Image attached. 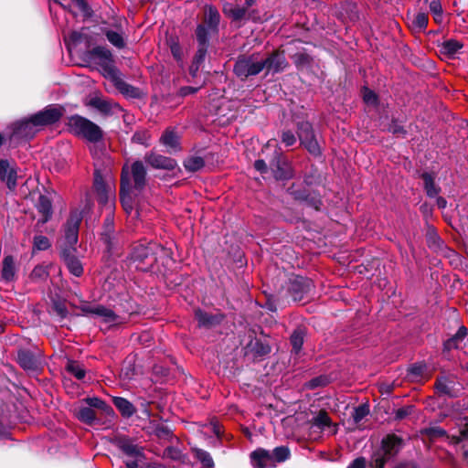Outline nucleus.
Returning <instances> with one entry per match:
<instances>
[{
	"instance_id": "obj_2",
	"label": "nucleus",
	"mask_w": 468,
	"mask_h": 468,
	"mask_svg": "<svg viewBox=\"0 0 468 468\" xmlns=\"http://www.w3.org/2000/svg\"><path fill=\"white\" fill-rule=\"evenodd\" d=\"M314 289V282L310 278L292 274L282 285V292L289 301L306 303L312 298Z\"/></svg>"
},
{
	"instance_id": "obj_15",
	"label": "nucleus",
	"mask_w": 468,
	"mask_h": 468,
	"mask_svg": "<svg viewBox=\"0 0 468 468\" xmlns=\"http://www.w3.org/2000/svg\"><path fill=\"white\" fill-rule=\"evenodd\" d=\"M133 192L134 191H132V183L130 180L129 173L123 169L121 176L120 197L122 205L125 211L128 213L133 209L132 194Z\"/></svg>"
},
{
	"instance_id": "obj_28",
	"label": "nucleus",
	"mask_w": 468,
	"mask_h": 468,
	"mask_svg": "<svg viewBox=\"0 0 468 468\" xmlns=\"http://www.w3.org/2000/svg\"><path fill=\"white\" fill-rule=\"evenodd\" d=\"M220 22V15L218 9L213 5H207L205 7V23L213 32L218 31V27Z\"/></svg>"
},
{
	"instance_id": "obj_60",
	"label": "nucleus",
	"mask_w": 468,
	"mask_h": 468,
	"mask_svg": "<svg viewBox=\"0 0 468 468\" xmlns=\"http://www.w3.org/2000/svg\"><path fill=\"white\" fill-rule=\"evenodd\" d=\"M389 460L385 454H383L381 452H378L375 453L372 461V467L373 468H384L386 463Z\"/></svg>"
},
{
	"instance_id": "obj_38",
	"label": "nucleus",
	"mask_w": 468,
	"mask_h": 468,
	"mask_svg": "<svg viewBox=\"0 0 468 468\" xmlns=\"http://www.w3.org/2000/svg\"><path fill=\"white\" fill-rule=\"evenodd\" d=\"M183 165L186 171L195 173L205 166V160L200 156L191 155L184 160Z\"/></svg>"
},
{
	"instance_id": "obj_57",
	"label": "nucleus",
	"mask_w": 468,
	"mask_h": 468,
	"mask_svg": "<svg viewBox=\"0 0 468 468\" xmlns=\"http://www.w3.org/2000/svg\"><path fill=\"white\" fill-rule=\"evenodd\" d=\"M287 192L298 201H307L309 198V193L306 189H295L294 185L287 189Z\"/></svg>"
},
{
	"instance_id": "obj_62",
	"label": "nucleus",
	"mask_w": 468,
	"mask_h": 468,
	"mask_svg": "<svg viewBox=\"0 0 468 468\" xmlns=\"http://www.w3.org/2000/svg\"><path fill=\"white\" fill-rule=\"evenodd\" d=\"M281 140L286 146H292L296 143V137L290 130L282 132Z\"/></svg>"
},
{
	"instance_id": "obj_20",
	"label": "nucleus",
	"mask_w": 468,
	"mask_h": 468,
	"mask_svg": "<svg viewBox=\"0 0 468 468\" xmlns=\"http://www.w3.org/2000/svg\"><path fill=\"white\" fill-rule=\"evenodd\" d=\"M76 250L61 249V258L63 259L69 272L80 277L83 273V267L80 261L75 255Z\"/></svg>"
},
{
	"instance_id": "obj_51",
	"label": "nucleus",
	"mask_w": 468,
	"mask_h": 468,
	"mask_svg": "<svg viewBox=\"0 0 468 468\" xmlns=\"http://www.w3.org/2000/svg\"><path fill=\"white\" fill-rule=\"evenodd\" d=\"M369 414V407L367 404H361L356 407L352 412V418L355 424H358L366 416Z\"/></svg>"
},
{
	"instance_id": "obj_7",
	"label": "nucleus",
	"mask_w": 468,
	"mask_h": 468,
	"mask_svg": "<svg viewBox=\"0 0 468 468\" xmlns=\"http://www.w3.org/2000/svg\"><path fill=\"white\" fill-rule=\"evenodd\" d=\"M81 220V213L78 211H73L70 213L64 227L65 235L62 249L76 250L75 246L78 242L79 229Z\"/></svg>"
},
{
	"instance_id": "obj_17",
	"label": "nucleus",
	"mask_w": 468,
	"mask_h": 468,
	"mask_svg": "<svg viewBox=\"0 0 468 468\" xmlns=\"http://www.w3.org/2000/svg\"><path fill=\"white\" fill-rule=\"evenodd\" d=\"M16 165L6 159H0V179L5 182L10 190L16 186Z\"/></svg>"
},
{
	"instance_id": "obj_12",
	"label": "nucleus",
	"mask_w": 468,
	"mask_h": 468,
	"mask_svg": "<svg viewBox=\"0 0 468 468\" xmlns=\"http://www.w3.org/2000/svg\"><path fill=\"white\" fill-rule=\"evenodd\" d=\"M264 69L268 73H279L283 71L288 67V62L284 56L283 51L275 50L268 56H263Z\"/></svg>"
},
{
	"instance_id": "obj_36",
	"label": "nucleus",
	"mask_w": 468,
	"mask_h": 468,
	"mask_svg": "<svg viewBox=\"0 0 468 468\" xmlns=\"http://www.w3.org/2000/svg\"><path fill=\"white\" fill-rule=\"evenodd\" d=\"M463 44L456 39H448L441 45V52L449 57H453L461 48Z\"/></svg>"
},
{
	"instance_id": "obj_23",
	"label": "nucleus",
	"mask_w": 468,
	"mask_h": 468,
	"mask_svg": "<svg viewBox=\"0 0 468 468\" xmlns=\"http://www.w3.org/2000/svg\"><path fill=\"white\" fill-rule=\"evenodd\" d=\"M89 105L97 109L105 115L112 114L114 109L122 111L118 103L113 102L112 100H106L98 96L90 98Z\"/></svg>"
},
{
	"instance_id": "obj_56",
	"label": "nucleus",
	"mask_w": 468,
	"mask_h": 468,
	"mask_svg": "<svg viewBox=\"0 0 468 468\" xmlns=\"http://www.w3.org/2000/svg\"><path fill=\"white\" fill-rule=\"evenodd\" d=\"M422 433L428 436L430 440H436L438 438L444 437L447 435L446 431L441 427L427 428L423 430Z\"/></svg>"
},
{
	"instance_id": "obj_5",
	"label": "nucleus",
	"mask_w": 468,
	"mask_h": 468,
	"mask_svg": "<svg viewBox=\"0 0 468 468\" xmlns=\"http://www.w3.org/2000/svg\"><path fill=\"white\" fill-rule=\"evenodd\" d=\"M67 125L70 133L90 143L96 144L103 137V132L99 125L80 115L70 116Z\"/></svg>"
},
{
	"instance_id": "obj_45",
	"label": "nucleus",
	"mask_w": 468,
	"mask_h": 468,
	"mask_svg": "<svg viewBox=\"0 0 468 468\" xmlns=\"http://www.w3.org/2000/svg\"><path fill=\"white\" fill-rule=\"evenodd\" d=\"M292 58L297 69L310 67L313 62L312 57L305 52L295 53Z\"/></svg>"
},
{
	"instance_id": "obj_50",
	"label": "nucleus",
	"mask_w": 468,
	"mask_h": 468,
	"mask_svg": "<svg viewBox=\"0 0 468 468\" xmlns=\"http://www.w3.org/2000/svg\"><path fill=\"white\" fill-rule=\"evenodd\" d=\"M90 55L99 58L103 61H112V52L104 47H95L90 51Z\"/></svg>"
},
{
	"instance_id": "obj_19",
	"label": "nucleus",
	"mask_w": 468,
	"mask_h": 468,
	"mask_svg": "<svg viewBox=\"0 0 468 468\" xmlns=\"http://www.w3.org/2000/svg\"><path fill=\"white\" fill-rule=\"evenodd\" d=\"M455 386V380L447 376L438 377L434 384V388L438 395L447 396L449 398H455L458 396Z\"/></svg>"
},
{
	"instance_id": "obj_46",
	"label": "nucleus",
	"mask_w": 468,
	"mask_h": 468,
	"mask_svg": "<svg viewBox=\"0 0 468 468\" xmlns=\"http://www.w3.org/2000/svg\"><path fill=\"white\" fill-rule=\"evenodd\" d=\"M208 30H210V29L207 28L205 25H203V24L197 25V27L196 28V37H197V46H207V47L209 46V40H208L209 32H208Z\"/></svg>"
},
{
	"instance_id": "obj_44",
	"label": "nucleus",
	"mask_w": 468,
	"mask_h": 468,
	"mask_svg": "<svg viewBox=\"0 0 468 468\" xmlns=\"http://www.w3.org/2000/svg\"><path fill=\"white\" fill-rule=\"evenodd\" d=\"M66 369L79 380L85 378L86 371L83 366L77 361L69 360L67 364Z\"/></svg>"
},
{
	"instance_id": "obj_4",
	"label": "nucleus",
	"mask_w": 468,
	"mask_h": 468,
	"mask_svg": "<svg viewBox=\"0 0 468 468\" xmlns=\"http://www.w3.org/2000/svg\"><path fill=\"white\" fill-rule=\"evenodd\" d=\"M263 55L260 52L240 54L238 56L233 72L238 79L244 81L257 76L264 69Z\"/></svg>"
},
{
	"instance_id": "obj_47",
	"label": "nucleus",
	"mask_w": 468,
	"mask_h": 468,
	"mask_svg": "<svg viewBox=\"0 0 468 468\" xmlns=\"http://www.w3.org/2000/svg\"><path fill=\"white\" fill-rule=\"evenodd\" d=\"M105 36L109 42L117 48H123L126 45L123 37L122 36V34L118 32H115L113 30H106Z\"/></svg>"
},
{
	"instance_id": "obj_1",
	"label": "nucleus",
	"mask_w": 468,
	"mask_h": 468,
	"mask_svg": "<svg viewBox=\"0 0 468 468\" xmlns=\"http://www.w3.org/2000/svg\"><path fill=\"white\" fill-rule=\"evenodd\" d=\"M165 254V248L156 242L141 243L133 249L130 259L137 270L150 271Z\"/></svg>"
},
{
	"instance_id": "obj_22",
	"label": "nucleus",
	"mask_w": 468,
	"mask_h": 468,
	"mask_svg": "<svg viewBox=\"0 0 468 468\" xmlns=\"http://www.w3.org/2000/svg\"><path fill=\"white\" fill-rule=\"evenodd\" d=\"M252 464L255 468H267L274 466L271 452L264 449H257L250 454Z\"/></svg>"
},
{
	"instance_id": "obj_34",
	"label": "nucleus",
	"mask_w": 468,
	"mask_h": 468,
	"mask_svg": "<svg viewBox=\"0 0 468 468\" xmlns=\"http://www.w3.org/2000/svg\"><path fill=\"white\" fill-rule=\"evenodd\" d=\"M76 416L81 422L88 425H92L97 420L96 411L87 406L80 407Z\"/></svg>"
},
{
	"instance_id": "obj_39",
	"label": "nucleus",
	"mask_w": 468,
	"mask_h": 468,
	"mask_svg": "<svg viewBox=\"0 0 468 468\" xmlns=\"http://www.w3.org/2000/svg\"><path fill=\"white\" fill-rule=\"evenodd\" d=\"M83 402L87 404V407L90 409H99L101 410L106 414L112 413L113 410L111 406H109L104 400L101 399L98 397L86 398L83 399Z\"/></svg>"
},
{
	"instance_id": "obj_55",
	"label": "nucleus",
	"mask_w": 468,
	"mask_h": 468,
	"mask_svg": "<svg viewBox=\"0 0 468 468\" xmlns=\"http://www.w3.org/2000/svg\"><path fill=\"white\" fill-rule=\"evenodd\" d=\"M388 132L391 133L394 135L405 137L407 134V131L404 127L399 123V120L392 119L391 122L388 126Z\"/></svg>"
},
{
	"instance_id": "obj_41",
	"label": "nucleus",
	"mask_w": 468,
	"mask_h": 468,
	"mask_svg": "<svg viewBox=\"0 0 468 468\" xmlns=\"http://www.w3.org/2000/svg\"><path fill=\"white\" fill-rule=\"evenodd\" d=\"M116 88L118 89V90L127 96V97H131V98H139L140 97V94H141V91L138 88H135L128 83H126L125 81L123 80H118L116 82Z\"/></svg>"
},
{
	"instance_id": "obj_64",
	"label": "nucleus",
	"mask_w": 468,
	"mask_h": 468,
	"mask_svg": "<svg viewBox=\"0 0 468 468\" xmlns=\"http://www.w3.org/2000/svg\"><path fill=\"white\" fill-rule=\"evenodd\" d=\"M413 409L414 407L411 405L398 409L395 411V419L399 420L405 419L412 413Z\"/></svg>"
},
{
	"instance_id": "obj_54",
	"label": "nucleus",
	"mask_w": 468,
	"mask_h": 468,
	"mask_svg": "<svg viewBox=\"0 0 468 468\" xmlns=\"http://www.w3.org/2000/svg\"><path fill=\"white\" fill-rule=\"evenodd\" d=\"M273 462L282 463L286 461L290 456V451L285 446L276 447L272 452Z\"/></svg>"
},
{
	"instance_id": "obj_9",
	"label": "nucleus",
	"mask_w": 468,
	"mask_h": 468,
	"mask_svg": "<svg viewBox=\"0 0 468 468\" xmlns=\"http://www.w3.org/2000/svg\"><path fill=\"white\" fill-rule=\"evenodd\" d=\"M129 173L132 183V191L140 193L146 185V169L142 161H135L130 167L123 166Z\"/></svg>"
},
{
	"instance_id": "obj_59",
	"label": "nucleus",
	"mask_w": 468,
	"mask_h": 468,
	"mask_svg": "<svg viewBox=\"0 0 468 468\" xmlns=\"http://www.w3.org/2000/svg\"><path fill=\"white\" fill-rule=\"evenodd\" d=\"M50 247L49 239L42 235L34 238V248L38 250H46Z\"/></svg>"
},
{
	"instance_id": "obj_30",
	"label": "nucleus",
	"mask_w": 468,
	"mask_h": 468,
	"mask_svg": "<svg viewBox=\"0 0 468 468\" xmlns=\"http://www.w3.org/2000/svg\"><path fill=\"white\" fill-rule=\"evenodd\" d=\"M114 406L121 412V414L125 418L132 417L135 411V407L126 399L122 397H114L112 399Z\"/></svg>"
},
{
	"instance_id": "obj_53",
	"label": "nucleus",
	"mask_w": 468,
	"mask_h": 468,
	"mask_svg": "<svg viewBox=\"0 0 468 468\" xmlns=\"http://www.w3.org/2000/svg\"><path fill=\"white\" fill-rule=\"evenodd\" d=\"M150 133L147 130L142 129L138 130L134 133L132 137V142L138 144H143L148 146V142L150 140Z\"/></svg>"
},
{
	"instance_id": "obj_27",
	"label": "nucleus",
	"mask_w": 468,
	"mask_h": 468,
	"mask_svg": "<svg viewBox=\"0 0 468 468\" xmlns=\"http://www.w3.org/2000/svg\"><path fill=\"white\" fill-rule=\"evenodd\" d=\"M246 352L251 353L255 357L264 356L271 352V346L268 343L253 338L246 346Z\"/></svg>"
},
{
	"instance_id": "obj_10",
	"label": "nucleus",
	"mask_w": 468,
	"mask_h": 468,
	"mask_svg": "<svg viewBox=\"0 0 468 468\" xmlns=\"http://www.w3.org/2000/svg\"><path fill=\"white\" fill-rule=\"evenodd\" d=\"M38 131V127L32 122V116L26 120H21L13 124L11 140H29L33 138Z\"/></svg>"
},
{
	"instance_id": "obj_6",
	"label": "nucleus",
	"mask_w": 468,
	"mask_h": 468,
	"mask_svg": "<svg viewBox=\"0 0 468 468\" xmlns=\"http://www.w3.org/2000/svg\"><path fill=\"white\" fill-rule=\"evenodd\" d=\"M297 135L302 145L313 155L322 154L320 145L315 138L312 124L307 121L297 123Z\"/></svg>"
},
{
	"instance_id": "obj_32",
	"label": "nucleus",
	"mask_w": 468,
	"mask_h": 468,
	"mask_svg": "<svg viewBox=\"0 0 468 468\" xmlns=\"http://www.w3.org/2000/svg\"><path fill=\"white\" fill-rule=\"evenodd\" d=\"M160 142L165 146L170 147L176 151L181 150L179 136L174 130L166 129L162 134Z\"/></svg>"
},
{
	"instance_id": "obj_61",
	"label": "nucleus",
	"mask_w": 468,
	"mask_h": 468,
	"mask_svg": "<svg viewBox=\"0 0 468 468\" xmlns=\"http://www.w3.org/2000/svg\"><path fill=\"white\" fill-rule=\"evenodd\" d=\"M207 48L208 47L207 46H197V49L192 61L196 64H202L206 58Z\"/></svg>"
},
{
	"instance_id": "obj_8",
	"label": "nucleus",
	"mask_w": 468,
	"mask_h": 468,
	"mask_svg": "<svg viewBox=\"0 0 468 468\" xmlns=\"http://www.w3.org/2000/svg\"><path fill=\"white\" fill-rule=\"evenodd\" d=\"M64 108L59 105H48L44 110L32 115V122L37 127H44L58 122L62 117Z\"/></svg>"
},
{
	"instance_id": "obj_35",
	"label": "nucleus",
	"mask_w": 468,
	"mask_h": 468,
	"mask_svg": "<svg viewBox=\"0 0 468 468\" xmlns=\"http://www.w3.org/2000/svg\"><path fill=\"white\" fill-rule=\"evenodd\" d=\"M467 335V328L462 325L457 333L452 335L451 338L446 340L443 344L444 350H451L453 348H457L460 342L463 340V338Z\"/></svg>"
},
{
	"instance_id": "obj_42",
	"label": "nucleus",
	"mask_w": 468,
	"mask_h": 468,
	"mask_svg": "<svg viewBox=\"0 0 468 468\" xmlns=\"http://www.w3.org/2000/svg\"><path fill=\"white\" fill-rule=\"evenodd\" d=\"M192 452L195 458L197 459L205 468L214 467V461L209 452L198 448L193 449Z\"/></svg>"
},
{
	"instance_id": "obj_13",
	"label": "nucleus",
	"mask_w": 468,
	"mask_h": 468,
	"mask_svg": "<svg viewBox=\"0 0 468 468\" xmlns=\"http://www.w3.org/2000/svg\"><path fill=\"white\" fill-rule=\"evenodd\" d=\"M271 169L276 180H288L293 176L292 168L282 154L275 153Z\"/></svg>"
},
{
	"instance_id": "obj_48",
	"label": "nucleus",
	"mask_w": 468,
	"mask_h": 468,
	"mask_svg": "<svg viewBox=\"0 0 468 468\" xmlns=\"http://www.w3.org/2000/svg\"><path fill=\"white\" fill-rule=\"evenodd\" d=\"M330 383V378L326 375H320L318 377H315L312 379H310L308 382L305 383V388L307 389H315L317 388L325 387Z\"/></svg>"
},
{
	"instance_id": "obj_58",
	"label": "nucleus",
	"mask_w": 468,
	"mask_h": 468,
	"mask_svg": "<svg viewBox=\"0 0 468 468\" xmlns=\"http://www.w3.org/2000/svg\"><path fill=\"white\" fill-rule=\"evenodd\" d=\"M430 11L434 15V20L440 23L442 19V7L440 0H431L430 2Z\"/></svg>"
},
{
	"instance_id": "obj_25",
	"label": "nucleus",
	"mask_w": 468,
	"mask_h": 468,
	"mask_svg": "<svg viewBox=\"0 0 468 468\" xmlns=\"http://www.w3.org/2000/svg\"><path fill=\"white\" fill-rule=\"evenodd\" d=\"M93 188L97 194L98 202L102 205L106 204L109 198L108 186L99 170H95L94 172Z\"/></svg>"
},
{
	"instance_id": "obj_37",
	"label": "nucleus",
	"mask_w": 468,
	"mask_h": 468,
	"mask_svg": "<svg viewBox=\"0 0 468 468\" xmlns=\"http://www.w3.org/2000/svg\"><path fill=\"white\" fill-rule=\"evenodd\" d=\"M223 12L227 16L230 17L231 19L235 21H239L245 17L247 8L241 7L239 5H226L223 8Z\"/></svg>"
},
{
	"instance_id": "obj_11",
	"label": "nucleus",
	"mask_w": 468,
	"mask_h": 468,
	"mask_svg": "<svg viewBox=\"0 0 468 468\" xmlns=\"http://www.w3.org/2000/svg\"><path fill=\"white\" fill-rule=\"evenodd\" d=\"M116 447L126 456L136 460H144V448L138 445L134 440L127 436H119L115 439Z\"/></svg>"
},
{
	"instance_id": "obj_31",
	"label": "nucleus",
	"mask_w": 468,
	"mask_h": 468,
	"mask_svg": "<svg viewBox=\"0 0 468 468\" xmlns=\"http://www.w3.org/2000/svg\"><path fill=\"white\" fill-rule=\"evenodd\" d=\"M16 275L15 260L13 256H5L2 261V280L5 282H11L14 280Z\"/></svg>"
},
{
	"instance_id": "obj_18",
	"label": "nucleus",
	"mask_w": 468,
	"mask_h": 468,
	"mask_svg": "<svg viewBox=\"0 0 468 468\" xmlns=\"http://www.w3.org/2000/svg\"><path fill=\"white\" fill-rule=\"evenodd\" d=\"M17 362L25 370L37 371L40 368V356L27 349H21L17 353Z\"/></svg>"
},
{
	"instance_id": "obj_43",
	"label": "nucleus",
	"mask_w": 468,
	"mask_h": 468,
	"mask_svg": "<svg viewBox=\"0 0 468 468\" xmlns=\"http://www.w3.org/2000/svg\"><path fill=\"white\" fill-rule=\"evenodd\" d=\"M311 423L313 426L324 430L325 427H329L332 422L328 413L325 410H320L318 414L312 419Z\"/></svg>"
},
{
	"instance_id": "obj_26",
	"label": "nucleus",
	"mask_w": 468,
	"mask_h": 468,
	"mask_svg": "<svg viewBox=\"0 0 468 468\" xmlns=\"http://www.w3.org/2000/svg\"><path fill=\"white\" fill-rule=\"evenodd\" d=\"M196 319L199 326L212 327L219 324L223 319L220 314H212L202 310H197L195 313Z\"/></svg>"
},
{
	"instance_id": "obj_24",
	"label": "nucleus",
	"mask_w": 468,
	"mask_h": 468,
	"mask_svg": "<svg viewBox=\"0 0 468 468\" xmlns=\"http://www.w3.org/2000/svg\"><path fill=\"white\" fill-rule=\"evenodd\" d=\"M36 207L38 213L42 216V218L37 220V224H45L51 218L53 210L52 201L49 197L40 195L36 204Z\"/></svg>"
},
{
	"instance_id": "obj_3",
	"label": "nucleus",
	"mask_w": 468,
	"mask_h": 468,
	"mask_svg": "<svg viewBox=\"0 0 468 468\" xmlns=\"http://www.w3.org/2000/svg\"><path fill=\"white\" fill-rule=\"evenodd\" d=\"M101 239L105 246L108 258L120 257L122 254L125 239L122 232L115 229L114 218L112 213H109L104 218Z\"/></svg>"
},
{
	"instance_id": "obj_29",
	"label": "nucleus",
	"mask_w": 468,
	"mask_h": 468,
	"mask_svg": "<svg viewBox=\"0 0 468 468\" xmlns=\"http://www.w3.org/2000/svg\"><path fill=\"white\" fill-rule=\"evenodd\" d=\"M48 276V265L46 263H40L32 270L28 275V281L33 283H44Z\"/></svg>"
},
{
	"instance_id": "obj_52",
	"label": "nucleus",
	"mask_w": 468,
	"mask_h": 468,
	"mask_svg": "<svg viewBox=\"0 0 468 468\" xmlns=\"http://www.w3.org/2000/svg\"><path fill=\"white\" fill-rule=\"evenodd\" d=\"M154 432L159 439L169 440L172 438V430L163 423H156L154 426Z\"/></svg>"
},
{
	"instance_id": "obj_14",
	"label": "nucleus",
	"mask_w": 468,
	"mask_h": 468,
	"mask_svg": "<svg viewBox=\"0 0 468 468\" xmlns=\"http://www.w3.org/2000/svg\"><path fill=\"white\" fill-rule=\"evenodd\" d=\"M144 161L147 165L154 169L172 171L177 165V163L175 159L162 155L153 151L145 154Z\"/></svg>"
},
{
	"instance_id": "obj_40",
	"label": "nucleus",
	"mask_w": 468,
	"mask_h": 468,
	"mask_svg": "<svg viewBox=\"0 0 468 468\" xmlns=\"http://www.w3.org/2000/svg\"><path fill=\"white\" fill-rule=\"evenodd\" d=\"M421 178L424 181V188L427 195L430 197H436L440 192V188L436 186L433 176L429 173H423Z\"/></svg>"
},
{
	"instance_id": "obj_49",
	"label": "nucleus",
	"mask_w": 468,
	"mask_h": 468,
	"mask_svg": "<svg viewBox=\"0 0 468 468\" xmlns=\"http://www.w3.org/2000/svg\"><path fill=\"white\" fill-rule=\"evenodd\" d=\"M428 25V15L420 12L413 16L411 19V27L417 30H425Z\"/></svg>"
},
{
	"instance_id": "obj_63",
	"label": "nucleus",
	"mask_w": 468,
	"mask_h": 468,
	"mask_svg": "<svg viewBox=\"0 0 468 468\" xmlns=\"http://www.w3.org/2000/svg\"><path fill=\"white\" fill-rule=\"evenodd\" d=\"M363 99H364V101L367 104H371V105L378 104L377 94L373 90H369L367 87L364 88Z\"/></svg>"
},
{
	"instance_id": "obj_21",
	"label": "nucleus",
	"mask_w": 468,
	"mask_h": 468,
	"mask_svg": "<svg viewBox=\"0 0 468 468\" xmlns=\"http://www.w3.org/2000/svg\"><path fill=\"white\" fill-rule=\"evenodd\" d=\"M81 310L85 314L101 317L102 321L105 323H116L119 318L112 310L101 304L85 305Z\"/></svg>"
},
{
	"instance_id": "obj_16",
	"label": "nucleus",
	"mask_w": 468,
	"mask_h": 468,
	"mask_svg": "<svg viewBox=\"0 0 468 468\" xmlns=\"http://www.w3.org/2000/svg\"><path fill=\"white\" fill-rule=\"evenodd\" d=\"M403 446V439L394 433L388 434L381 441V452L388 458L396 456Z\"/></svg>"
},
{
	"instance_id": "obj_33",
	"label": "nucleus",
	"mask_w": 468,
	"mask_h": 468,
	"mask_svg": "<svg viewBox=\"0 0 468 468\" xmlns=\"http://www.w3.org/2000/svg\"><path fill=\"white\" fill-rule=\"evenodd\" d=\"M305 335L306 329L304 326H298L291 335L290 341L292 346V351L295 354H298L301 351Z\"/></svg>"
}]
</instances>
